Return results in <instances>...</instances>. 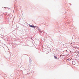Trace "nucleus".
<instances>
[{
	"instance_id": "nucleus-2",
	"label": "nucleus",
	"mask_w": 79,
	"mask_h": 79,
	"mask_svg": "<svg viewBox=\"0 0 79 79\" xmlns=\"http://www.w3.org/2000/svg\"><path fill=\"white\" fill-rule=\"evenodd\" d=\"M54 57L55 58V59H57V57H56V56H55Z\"/></svg>"
},
{
	"instance_id": "nucleus-1",
	"label": "nucleus",
	"mask_w": 79,
	"mask_h": 79,
	"mask_svg": "<svg viewBox=\"0 0 79 79\" xmlns=\"http://www.w3.org/2000/svg\"><path fill=\"white\" fill-rule=\"evenodd\" d=\"M29 26L30 27H35L34 26H33L32 25H30Z\"/></svg>"
}]
</instances>
